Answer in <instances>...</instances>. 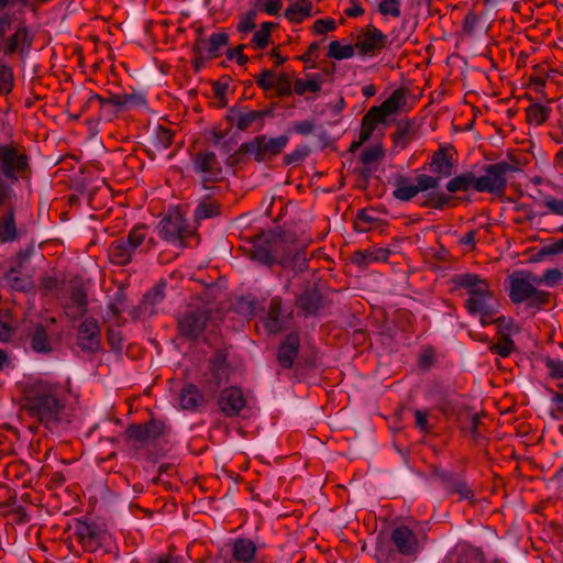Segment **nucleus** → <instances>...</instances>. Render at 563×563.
Listing matches in <instances>:
<instances>
[{
	"mask_svg": "<svg viewBox=\"0 0 563 563\" xmlns=\"http://www.w3.org/2000/svg\"><path fill=\"white\" fill-rule=\"evenodd\" d=\"M534 277L523 272L511 276L509 298L514 303L518 305L528 301V306L531 308H540L549 303V292L537 288Z\"/></svg>",
	"mask_w": 563,
	"mask_h": 563,
	"instance_id": "obj_6",
	"label": "nucleus"
},
{
	"mask_svg": "<svg viewBox=\"0 0 563 563\" xmlns=\"http://www.w3.org/2000/svg\"><path fill=\"white\" fill-rule=\"evenodd\" d=\"M336 24L333 19H320L313 23V31L316 34H324L335 30Z\"/></svg>",
	"mask_w": 563,
	"mask_h": 563,
	"instance_id": "obj_61",
	"label": "nucleus"
},
{
	"mask_svg": "<svg viewBox=\"0 0 563 563\" xmlns=\"http://www.w3.org/2000/svg\"><path fill=\"white\" fill-rule=\"evenodd\" d=\"M542 206L547 208L549 213L563 216V199L545 196L542 200Z\"/></svg>",
	"mask_w": 563,
	"mask_h": 563,
	"instance_id": "obj_53",
	"label": "nucleus"
},
{
	"mask_svg": "<svg viewBox=\"0 0 563 563\" xmlns=\"http://www.w3.org/2000/svg\"><path fill=\"white\" fill-rule=\"evenodd\" d=\"M255 543L246 538H239L231 547L232 561L230 563H256Z\"/></svg>",
	"mask_w": 563,
	"mask_h": 563,
	"instance_id": "obj_21",
	"label": "nucleus"
},
{
	"mask_svg": "<svg viewBox=\"0 0 563 563\" xmlns=\"http://www.w3.org/2000/svg\"><path fill=\"white\" fill-rule=\"evenodd\" d=\"M493 323L496 324L499 335H510L517 334L519 332L518 324L511 319L507 317H494Z\"/></svg>",
	"mask_w": 563,
	"mask_h": 563,
	"instance_id": "obj_42",
	"label": "nucleus"
},
{
	"mask_svg": "<svg viewBox=\"0 0 563 563\" xmlns=\"http://www.w3.org/2000/svg\"><path fill=\"white\" fill-rule=\"evenodd\" d=\"M208 316L205 312H191L179 321V329L184 335L196 338L205 329Z\"/></svg>",
	"mask_w": 563,
	"mask_h": 563,
	"instance_id": "obj_23",
	"label": "nucleus"
},
{
	"mask_svg": "<svg viewBox=\"0 0 563 563\" xmlns=\"http://www.w3.org/2000/svg\"><path fill=\"white\" fill-rule=\"evenodd\" d=\"M254 78H255L256 85L261 89H263L265 91L273 89L275 74L272 70L265 69L261 75H257Z\"/></svg>",
	"mask_w": 563,
	"mask_h": 563,
	"instance_id": "obj_55",
	"label": "nucleus"
},
{
	"mask_svg": "<svg viewBox=\"0 0 563 563\" xmlns=\"http://www.w3.org/2000/svg\"><path fill=\"white\" fill-rule=\"evenodd\" d=\"M416 426L423 432L430 431V424L428 422V415L423 410L415 411Z\"/></svg>",
	"mask_w": 563,
	"mask_h": 563,
	"instance_id": "obj_62",
	"label": "nucleus"
},
{
	"mask_svg": "<svg viewBox=\"0 0 563 563\" xmlns=\"http://www.w3.org/2000/svg\"><path fill=\"white\" fill-rule=\"evenodd\" d=\"M125 241L135 252L137 250L142 252L151 247L153 238L150 236V228L147 225L136 224L130 230Z\"/></svg>",
	"mask_w": 563,
	"mask_h": 563,
	"instance_id": "obj_26",
	"label": "nucleus"
},
{
	"mask_svg": "<svg viewBox=\"0 0 563 563\" xmlns=\"http://www.w3.org/2000/svg\"><path fill=\"white\" fill-rule=\"evenodd\" d=\"M15 185L16 183L0 177V208H12L16 201Z\"/></svg>",
	"mask_w": 563,
	"mask_h": 563,
	"instance_id": "obj_37",
	"label": "nucleus"
},
{
	"mask_svg": "<svg viewBox=\"0 0 563 563\" xmlns=\"http://www.w3.org/2000/svg\"><path fill=\"white\" fill-rule=\"evenodd\" d=\"M228 42L229 35L225 32L212 33L208 40L199 37L195 43L194 49L201 54V59L203 58V53L207 54V58L213 59L221 55V51L228 45Z\"/></svg>",
	"mask_w": 563,
	"mask_h": 563,
	"instance_id": "obj_19",
	"label": "nucleus"
},
{
	"mask_svg": "<svg viewBox=\"0 0 563 563\" xmlns=\"http://www.w3.org/2000/svg\"><path fill=\"white\" fill-rule=\"evenodd\" d=\"M321 84L322 81L318 75L311 76L308 80L298 78L294 82V91L299 96H303L306 92L316 93L320 91Z\"/></svg>",
	"mask_w": 563,
	"mask_h": 563,
	"instance_id": "obj_39",
	"label": "nucleus"
},
{
	"mask_svg": "<svg viewBox=\"0 0 563 563\" xmlns=\"http://www.w3.org/2000/svg\"><path fill=\"white\" fill-rule=\"evenodd\" d=\"M219 213V207L214 202H200L197 208L195 209V219L197 221H201L205 219L212 218Z\"/></svg>",
	"mask_w": 563,
	"mask_h": 563,
	"instance_id": "obj_47",
	"label": "nucleus"
},
{
	"mask_svg": "<svg viewBox=\"0 0 563 563\" xmlns=\"http://www.w3.org/2000/svg\"><path fill=\"white\" fill-rule=\"evenodd\" d=\"M192 169L198 175L203 186L217 183L223 178L221 163L212 152L198 153L192 161Z\"/></svg>",
	"mask_w": 563,
	"mask_h": 563,
	"instance_id": "obj_10",
	"label": "nucleus"
},
{
	"mask_svg": "<svg viewBox=\"0 0 563 563\" xmlns=\"http://www.w3.org/2000/svg\"><path fill=\"white\" fill-rule=\"evenodd\" d=\"M393 196L400 201H410L418 196V190L416 189L415 184L410 183L406 178H400L396 184Z\"/></svg>",
	"mask_w": 563,
	"mask_h": 563,
	"instance_id": "obj_38",
	"label": "nucleus"
},
{
	"mask_svg": "<svg viewBox=\"0 0 563 563\" xmlns=\"http://www.w3.org/2000/svg\"><path fill=\"white\" fill-rule=\"evenodd\" d=\"M26 235L23 224H18L15 211L8 208L0 214V244L19 243Z\"/></svg>",
	"mask_w": 563,
	"mask_h": 563,
	"instance_id": "obj_14",
	"label": "nucleus"
},
{
	"mask_svg": "<svg viewBox=\"0 0 563 563\" xmlns=\"http://www.w3.org/2000/svg\"><path fill=\"white\" fill-rule=\"evenodd\" d=\"M256 5L269 15H277L283 8V0H256Z\"/></svg>",
	"mask_w": 563,
	"mask_h": 563,
	"instance_id": "obj_52",
	"label": "nucleus"
},
{
	"mask_svg": "<svg viewBox=\"0 0 563 563\" xmlns=\"http://www.w3.org/2000/svg\"><path fill=\"white\" fill-rule=\"evenodd\" d=\"M384 155V150L379 144L372 145L363 150L361 154V162L364 165L376 163Z\"/></svg>",
	"mask_w": 563,
	"mask_h": 563,
	"instance_id": "obj_50",
	"label": "nucleus"
},
{
	"mask_svg": "<svg viewBox=\"0 0 563 563\" xmlns=\"http://www.w3.org/2000/svg\"><path fill=\"white\" fill-rule=\"evenodd\" d=\"M78 345L84 351L95 352L100 346V329L93 318L85 319L78 328Z\"/></svg>",
	"mask_w": 563,
	"mask_h": 563,
	"instance_id": "obj_18",
	"label": "nucleus"
},
{
	"mask_svg": "<svg viewBox=\"0 0 563 563\" xmlns=\"http://www.w3.org/2000/svg\"><path fill=\"white\" fill-rule=\"evenodd\" d=\"M313 5L309 0H300L296 3H292L287 8L285 15L286 18L294 23H300L306 18L312 15Z\"/></svg>",
	"mask_w": 563,
	"mask_h": 563,
	"instance_id": "obj_30",
	"label": "nucleus"
},
{
	"mask_svg": "<svg viewBox=\"0 0 563 563\" xmlns=\"http://www.w3.org/2000/svg\"><path fill=\"white\" fill-rule=\"evenodd\" d=\"M53 0H0V96L14 88V64L29 58L35 33L27 24L24 10L35 13Z\"/></svg>",
	"mask_w": 563,
	"mask_h": 563,
	"instance_id": "obj_1",
	"label": "nucleus"
},
{
	"mask_svg": "<svg viewBox=\"0 0 563 563\" xmlns=\"http://www.w3.org/2000/svg\"><path fill=\"white\" fill-rule=\"evenodd\" d=\"M273 23L264 22L261 25V29L256 31L251 40V44L257 48L263 49L267 46L271 37V27Z\"/></svg>",
	"mask_w": 563,
	"mask_h": 563,
	"instance_id": "obj_41",
	"label": "nucleus"
},
{
	"mask_svg": "<svg viewBox=\"0 0 563 563\" xmlns=\"http://www.w3.org/2000/svg\"><path fill=\"white\" fill-rule=\"evenodd\" d=\"M389 250L387 249H366L356 251L352 255V263L357 266H368L376 262H385L389 257Z\"/></svg>",
	"mask_w": 563,
	"mask_h": 563,
	"instance_id": "obj_28",
	"label": "nucleus"
},
{
	"mask_svg": "<svg viewBox=\"0 0 563 563\" xmlns=\"http://www.w3.org/2000/svg\"><path fill=\"white\" fill-rule=\"evenodd\" d=\"M273 89L276 90L279 97H285L291 95V81L290 77L287 74L275 75Z\"/></svg>",
	"mask_w": 563,
	"mask_h": 563,
	"instance_id": "obj_49",
	"label": "nucleus"
},
{
	"mask_svg": "<svg viewBox=\"0 0 563 563\" xmlns=\"http://www.w3.org/2000/svg\"><path fill=\"white\" fill-rule=\"evenodd\" d=\"M454 283L466 291L464 306L468 314L477 317L482 327L492 324L500 303L488 282L477 274L465 273L456 275Z\"/></svg>",
	"mask_w": 563,
	"mask_h": 563,
	"instance_id": "obj_3",
	"label": "nucleus"
},
{
	"mask_svg": "<svg viewBox=\"0 0 563 563\" xmlns=\"http://www.w3.org/2000/svg\"><path fill=\"white\" fill-rule=\"evenodd\" d=\"M545 367L549 375L553 378H563V361L560 358H547Z\"/></svg>",
	"mask_w": 563,
	"mask_h": 563,
	"instance_id": "obj_56",
	"label": "nucleus"
},
{
	"mask_svg": "<svg viewBox=\"0 0 563 563\" xmlns=\"http://www.w3.org/2000/svg\"><path fill=\"white\" fill-rule=\"evenodd\" d=\"M391 540L397 550L404 555H413L419 550L416 533L407 527H397L391 533Z\"/></svg>",
	"mask_w": 563,
	"mask_h": 563,
	"instance_id": "obj_20",
	"label": "nucleus"
},
{
	"mask_svg": "<svg viewBox=\"0 0 563 563\" xmlns=\"http://www.w3.org/2000/svg\"><path fill=\"white\" fill-rule=\"evenodd\" d=\"M515 350V342L508 335H499L492 351L501 357L509 356Z\"/></svg>",
	"mask_w": 563,
	"mask_h": 563,
	"instance_id": "obj_45",
	"label": "nucleus"
},
{
	"mask_svg": "<svg viewBox=\"0 0 563 563\" xmlns=\"http://www.w3.org/2000/svg\"><path fill=\"white\" fill-rule=\"evenodd\" d=\"M355 45L332 41L329 44L328 57L336 60L349 59L355 55Z\"/></svg>",
	"mask_w": 563,
	"mask_h": 563,
	"instance_id": "obj_34",
	"label": "nucleus"
},
{
	"mask_svg": "<svg viewBox=\"0 0 563 563\" xmlns=\"http://www.w3.org/2000/svg\"><path fill=\"white\" fill-rule=\"evenodd\" d=\"M189 233L186 220L178 212L170 213L159 223V235L169 243H181Z\"/></svg>",
	"mask_w": 563,
	"mask_h": 563,
	"instance_id": "obj_15",
	"label": "nucleus"
},
{
	"mask_svg": "<svg viewBox=\"0 0 563 563\" xmlns=\"http://www.w3.org/2000/svg\"><path fill=\"white\" fill-rule=\"evenodd\" d=\"M385 41L386 36L382 31L374 26H368L357 36L355 47L363 55L373 56L384 47Z\"/></svg>",
	"mask_w": 563,
	"mask_h": 563,
	"instance_id": "obj_17",
	"label": "nucleus"
},
{
	"mask_svg": "<svg viewBox=\"0 0 563 563\" xmlns=\"http://www.w3.org/2000/svg\"><path fill=\"white\" fill-rule=\"evenodd\" d=\"M540 253L542 255H559L563 253V238L556 240L550 245L544 246Z\"/></svg>",
	"mask_w": 563,
	"mask_h": 563,
	"instance_id": "obj_63",
	"label": "nucleus"
},
{
	"mask_svg": "<svg viewBox=\"0 0 563 563\" xmlns=\"http://www.w3.org/2000/svg\"><path fill=\"white\" fill-rule=\"evenodd\" d=\"M284 311L282 307V299L274 297L269 301L265 328L269 333H278L284 328Z\"/></svg>",
	"mask_w": 563,
	"mask_h": 563,
	"instance_id": "obj_25",
	"label": "nucleus"
},
{
	"mask_svg": "<svg viewBox=\"0 0 563 563\" xmlns=\"http://www.w3.org/2000/svg\"><path fill=\"white\" fill-rule=\"evenodd\" d=\"M550 112L551 109L547 104L533 103L527 108V120L530 124L538 126L548 120Z\"/></svg>",
	"mask_w": 563,
	"mask_h": 563,
	"instance_id": "obj_35",
	"label": "nucleus"
},
{
	"mask_svg": "<svg viewBox=\"0 0 563 563\" xmlns=\"http://www.w3.org/2000/svg\"><path fill=\"white\" fill-rule=\"evenodd\" d=\"M76 534L84 544H93L106 541L107 536L96 525L79 522L76 527Z\"/></svg>",
	"mask_w": 563,
	"mask_h": 563,
	"instance_id": "obj_29",
	"label": "nucleus"
},
{
	"mask_svg": "<svg viewBox=\"0 0 563 563\" xmlns=\"http://www.w3.org/2000/svg\"><path fill=\"white\" fill-rule=\"evenodd\" d=\"M146 107V99L142 93H125V109H140Z\"/></svg>",
	"mask_w": 563,
	"mask_h": 563,
	"instance_id": "obj_58",
	"label": "nucleus"
},
{
	"mask_svg": "<svg viewBox=\"0 0 563 563\" xmlns=\"http://www.w3.org/2000/svg\"><path fill=\"white\" fill-rule=\"evenodd\" d=\"M165 423L152 419L143 424H131L126 429V437L141 445L154 443L165 433Z\"/></svg>",
	"mask_w": 563,
	"mask_h": 563,
	"instance_id": "obj_12",
	"label": "nucleus"
},
{
	"mask_svg": "<svg viewBox=\"0 0 563 563\" xmlns=\"http://www.w3.org/2000/svg\"><path fill=\"white\" fill-rule=\"evenodd\" d=\"M377 222V218L374 216L372 211L361 210L357 213L356 219V228L358 231L365 232L368 231L372 225Z\"/></svg>",
	"mask_w": 563,
	"mask_h": 563,
	"instance_id": "obj_51",
	"label": "nucleus"
},
{
	"mask_svg": "<svg viewBox=\"0 0 563 563\" xmlns=\"http://www.w3.org/2000/svg\"><path fill=\"white\" fill-rule=\"evenodd\" d=\"M95 103H98L101 111L107 110L109 107L125 109V93L113 95L110 98H103L100 95L91 93L87 100L86 107L93 106Z\"/></svg>",
	"mask_w": 563,
	"mask_h": 563,
	"instance_id": "obj_32",
	"label": "nucleus"
},
{
	"mask_svg": "<svg viewBox=\"0 0 563 563\" xmlns=\"http://www.w3.org/2000/svg\"><path fill=\"white\" fill-rule=\"evenodd\" d=\"M563 280V273L558 268H550L544 271L542 276H536L534 282L537 285H545L548 287H555Z\"/></svg>",
	"mask_w": 563,
	"mask_h": 563,
	"instance_id": "obj_43",
	"label": "nucleus"
},
{
	"mask_svg": "<svg viewBox=\"0 0 563 563\" xmlns=\"http://www.w3.org/2000/svg\"><path fill=\"white\" fill-rule=\"evenodd\" d=\"M439 185L440 180L434 176L420 174L416 177L415 187L418 190V194H423L419 198V205L421 207L443 210L451 203L453 198L450 195L435 190L438 189Z\"/></svg>",
	"mask_w": 563,
	"mask_h": 563,
	"instance_id": "obj_8",
	"label": "nucleus"
},
{
	"mask_svg": "<svg viewBox=\"0 0 563 563\" xmlns=\"http://www.w3.org/2000/svg\"><path fill=\"white\" fill-rule=\"evenodd\" d=\"M256 12L254 10L249 11L239 22L238 31L241 33H247L255 29Z\"/></svg>",
	"mask_w": 563,
	"mask_h": 563,
	"instance_id": "obj_57",
	"label": "nucleus"
},
{
	"mask_svg": "<svg viewBox=\"0 0 563 563\" xmlns=\"http://www.w3.org/2000/svg\"><path fill=\"white\" fill-rule=\"evenodd\" d=\"M299 335L289 333L282 342L277 353V360L283 368H291L298 355Z\"/></svg>",
	"mask_w": 563,
	"mask_h": 563,
	"instance_id": "obj_22",
	"label": "nucleus"
},
{
	"mask_svg": "<svg viewBox=\"0 0 563 563\" xmlns=\"http://www.w3.org/2000/svg\"><path fill=\"white\" fill-rule=\"evenodd\" d=\"M31 347L37 353H47L51 351V343L46 330L41 324L35 327L31 335Z\"/></svg>",
	"mask_w": 563,
	"mask_h": 563,
	"instance_id": "obj_36",
	"label": "nucleus"
},
{
	"mask_svg": "<svg viewBox=\"0 0 563 563\" xmlns=\"http://www.w3.org/2000/svg\"><path fill=\"white\" fill-rule=\"evenodd\" d=\"M512 170L514 167L506 162L488 165L484 175L475 176V191L503 194L507 184L506 175Z\"/></svg>",
	"mask_w": 563,
	"mask_h": 563,
	"instance_id": "obj_9",
	"label": "nucleus"
},
{
	"mask_svg": "<svg viewBox=\"0 0 563 563\" xmlns=\"http://www.w3.org/2000/svg\"><path fill=\"white\" fill-rule=\"evenodd\" d=\"M429 170L437 175L435 177L448 178L453 174V164L451 157H449L445 150L441 148L437 151L429 163Z\"/></svg>",
	"mask_w": 563,
	"mask_h": 563,
	"instance_id": "obj_24",
	"label": "nucleus"
},
{
	"mask_svg": "<svg viewBox=\"0 0 563 563\" xmlns=\"http://www.w3.org/2000/svg\"><path fill=\"white\" fill-rule=\"evenodd\" d=\"M289 137L287 135H279L276 137H267L266 135H258L249 142L242 143L240 152L242 154L252 156L256 162H265L283 152L287 146Z\"/></svg>",
	"mask_w": 563,
	"mask_h": 563,
	"instance_id": "obj_7",
	"label": "nucleus"
},
{
	"mask_svg": "<svg viewBox=\"0 0 563 563\" xmlns=\"http://www.w3.org/2000/svg\"><path fill=\"white\" fill-rule=\"evenodd\" d=\"M296 303L306 313L311 314L319 309V296L316 292H305L297 297Z\"/></svg>",
	"mask_w": 563,
	"mask_h": 563,
	"instance_id": "obj_40",
	"label": "nucleus"
},
{
	"mask_svg": "<svg viewBox=\"0 0 563 563\" xmlns=\"http://www.w3.org/2000/svg\"><path fill=\"white\" fill-rule=\"evenodd\" d=\"M218 405L227 417H235L244 409L246 399L241 388L232 386L220 393Z\"/></svg>",
	"mask_w": 563,
	"mask_h": 563,
	"instance_id": "obj_16",
	"label": "nucleus"
},
{
	"mask_svg": "<svg viewBox=\"0 0 563 563\" xmlns=\"http://www.w3.org/2000/svg\"><path fill=\"white\" fill-rule=\"evenodd\" d=\"M405 104L406 93L401 89H397L382 104L372 107L362 118L358 144L368 141L377 125L386 124L387 119L397 114Z\"/></svg>",
	"mask_w": 563,
	"mask_h": 563,
	"instance_id": "obj_5",
	"label": "nucleus"
},
{
	"mask_svg": "<svg viewBox=\"0 0 563 563\" xmlns=\"http://www.w3.org/2000/svg\"><path fill=\"white\" fill-rule=\"evenodd\" d=\"M174 134L163 126L156 130V144L162 148H167L173 143Z\"/></svg>",
	"mask_w": 563,
	"mask_h": 563,
	"instance_id": "obj_59",
	"label": "nucleus"
},
{
	"mask_svg": "<svg viewBox=\"0 0 563 563\" xmlns=\"http://www.w3.org/2000/svg\"><path fill=\"white\" fill-rule=\"evenodd\" d=\"M279 241L271 233L257 235L250 250V257L263 265L272 266L276 262Z\"/></svg>",
	"mask_w": 563,
	"mask_h": 563,
	"instance_id": "obj_11",
	"label": "nucleus"
},
{
	"mask_svg": "<svg viewBox=\"0 0 563 563\" xmlns=\"http://www.w3.org/2000/svg\"><path fill=\"white\" fill-rule=\"evenodd\" d=\"M135 251L130 246L125 239H118L113 241L109 246V257L112 263L117 265L129 264L134 255Z\"/></svg>",
	"mask_w": 563,
	"mask_h": 563,
	"instance_id": "obj_27",
	"label": "nucleus"
},
{
	"mask_svg": "<svg viewBox=\"0 0 563 563\" xmlns=\"http://www.w3.org/2000/svg\"><path fill=\"white\" fill-rule=\"evenodd\" d=\"M449 490L459 495L461 500H473L474 493L462 479H454L449 484Z\"/></svg>",
	"mask_w": 563,
	"mask_h": 563,
	"instance_id": "obj_48",
	"label": "nucleus"
},
{
	"mask_svg": "<svg viewBox=\"0 0 563 563\" xmlns=\"http://www.w3.org/2000/svg\"><path fill=\"white\" fill-rule=\"evenodd\" d=\"M243 45L228 51V58L235 59L238 64L244 65L247 62V56L243 54Z\"/></svg>",
	"mask_w": 563,
	"mask_h": 563,
	"instance_id": "obj_64",
	"label": "nucleus"
},
{
	"mask_svg": "<svg viewBox=\"0 0 563 563\" xmlns=\"http://www.w3.org/2000/svg\"><path fill=\"white\" fill-rule=\"evenodd\" d=\"M379 12L384 15L398 18L400 15V3L398 0H383L379 3Z\"/></svg>",
	"mask_w": 563,
	"mask_h": 563,
	"instance_id": "obj_54",
	"label": "nucleus"
},
{
	"mask_svg": "<svg viewBox=\"0 0 563 563\" xmlns=\"http://www.w3.org/2000/svg\"><path fill=\"white\" fill-rule=\"evenodd\" d=\"M202 402L200 390L192 384L186 385L179 396V405L185 410H195Z\"/></svg>",
	"mask_w": 563,
	"mask_h": 563,
	"instance_id": "obj_31",
	"label": "nucleus"
},
{
	"mask_svg": "<svg viewBox=\"0 0 563 563\" xmlns=\"http://www.w3.org/2000/svg\"><path fill=\"white\" fill-rule=\"evenodd\" d=\"M316 124L311 120L296 121L292 124V130L300 135H309L313 133Z\"/></svg>",
	"mask_w": 563,
	"mask_h": 563,
	"instance_id": "obj_60",
	"label": "nucleus"
},
{
	"mask_svg": "<svg viewBox=\"0 0 563 563\" xmlns=\"http://www.w3.org/2000/svg\"><path fill=\"white\" fill-rule=\"evenodd\" d=\"M23 408L41 423L49 427L59 421L65 404L63 386L47 377L26 379L22 385Z\"/></svg>",
	"mask_w": 563,
	"mask_h": 563,
	"instance_id": "obj_2",
	"label": "nucleus"
},
{
	"mask_svg": "<svg viewBox=\"0 0 563 563\" xmlns=\"http://www.w3.org/2000/svg\"><path fill=\"white\" fill-rule=\"evenodd\" d=\"M471 189L475 190V175L473 173H463L446 183V190L451 194Z\"/></svg>",
	"mask_w": 563,
	"mask_h": 563,
	"instance_id": "obj_33",
	"label": "nucleus"
},
{
	"mask_svg": "<svg viewBox=\"0 0 563 563\" xmlns=\"http://www.w3.org/2000/svg\"><path fill=\"white\" fill-rule=\"evenodd\" d=\"M210 368L218 379V385L221 383L223 378L228 377L227 361L225 356L222 353H217V355L212 358L210 363Z\"/></svg>",
	"mask_w": 563,
	"mask_h": 563,
	"instance_id": "obj_46",
	"label": "nucleus"
},
{
	"mask_svg": "<svg viewBox=\"0 0 563 563\" xmlns=\"http://www.w3.org/2000/svg\"><path fill=\"white\" fill-rule=\"evenodd\" d=\"M70 302L74 308H76V312L74 314L81 316L86 312L87 306V294L82 288L75 287L70 292Z\"/></svg>",
	"mask_w": 563,
	"mask_h": 563,
	"instance_id": "obj_44",
	"label": "nucleus"
},
{
	"mask_svg": "<svg viewBox=\"0 0 563 563\" xmlns=\"http://www.w3.org/2000/svg\"><path fill=\"white\" fill-rule=\"evenodd\" d=\"M265 111L247 110L245 108H231L228 112V120L240 131L254 129L258 131L263 128Z\"/></svg>",
	"mask_w": 563,
	"mask_h": 563,
	"instance_id": "obj_13",
	"label": "nucleus"
},
{
	"mask_svg": "<svg viewBox=\"0 0 563 563\" xmlns=\"http://www.w3.org/2000/svg\"><path fill=\"white\" fill-rule=\"evenodd\" d=\"M0 177L13 183H30L31 157L24 146L15 143L0 144Z\"/></svg>",
	"mask_w": 563,
	"mask_h": 563,
	"instance_id": "obj_4",
	"label": "nucleus"
}]
</instances>
